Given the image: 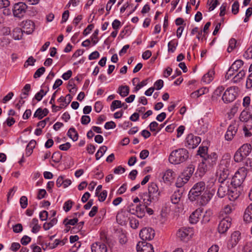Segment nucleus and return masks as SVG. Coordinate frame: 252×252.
Here are the masks:
<instances>
[{
    "mask_svg": "<svg viewBox=\"0 0 252 252\" xmlns=\"http://www.w3.org/2000/svg\"><path fill=\"white\" fill-rule=\"evenodd\" d=\"M92 252H107L106 245L101 242H95L92 245Z\"/></svg>",
    "mask_w": 252,
    "mask_h": 252,
    "instance_id": "aec40b11",
    "label": "nucleus"
},
{
    "mask_svg": "<svg viewBox=\"0 0 252 252\" xmlns=\"http://www.w3.org/2000/svg\"><path fill=\"white\" fill-rule=\"evenodd\" d=\"M237 40L234 38H231L229 41V46L227 49L228 53L231 52L236 47Z\"/></svg>",
    "mask_w": 252,
    "mask_h": 252,
    "instance_id": "4c0bfd02",
    "label": "nucleus"
},
{
    "mask_svg": "<svg viewBox=\"0 0 252 252\" xmlns=\"http://www.w3.org/2000/svg\"><path fill=\"white\" fill-rule=\"evenodd\" d=\"M193 235V230L190 227H182L177 232V237L181 241L188 242Z\"/></svg>",
    "mask_w": 252,
    "mask_h": 252,
    "instance_id": "423d86ee",
    "label": "nucleus"
},
{
    "mask_svg": "<svg viewBox=\"0 0 252 252\" xmlns=\"http://www.w3.org/2000/svg\"><path fill=\"white\" fill-rule=\"evenodd\" d=\"M244 57L248 59H252V45L245 52Z\"/></svg>",
    "mask_w": 252,
    "mask_h": 252,
    "instance_id": "774afa93",
    "label": "nucleus"
},
{
    "mask_svg": "<svg viewBox=\"0 0 252 252\" xmlns=\"http://www.w3.org/2000/svg\"><path fill=\"white\" fill-rule=\"evenodd\" d=\"M237 187H234L233 188V187H231V188L229 191V193L227 195L228 196L229 199L230 200H234L236 199H237L238 197V194L236 192V188Z\"/></svg>",
    "mask_w": 252,
    "mask_h": 252,
    "instance_id": "f704fd0d",
    "label": "nucleus"
},
{
    "mask_svg": "<svg viewBox=\"0 0 252 252\" xmlns=\"http://www.w3.org/2000/svg\"><path fill=\"white\" fill-rule=\"evenodd\" d=\"M107 192L106 190H103L100 194H98V195H97L98 197V200L100 202L104 201L107 196Z\"/></svg>",
    "mask_w": 252,
    "mask_h": 252,
    "instance_id": "e2e57ef3",
    "label": "nucleus"
},
{
    "mask_svg": "<svg viewBox=\"0 0 252 252\" xmlns=\"http://www.w3.org/2000/svg\"><path fill=\"white\" fill-rule=\"evenodd\" d=\"M206 185L204 182L200 181L195 184L189 193V198L191 201H194L198 199L206 190Z\"/></svg>",
    "mask_w": 252,
    "mask_h": 252,
    "instance_id": "20e7f679",
    "label": "nucleus"
},
{
    "mask_svg": "<svg viewBox=\"0 0 252 252\" xmlns=\"http://www.w3.org/2000/svg\"><path fill=\"white\" fill-rule=\"evenodd\" d=\"M245 75V71L244 70H242L239 72L232 79V81L234 83L239 82L241 79L243 78Z\"/></svg>",
    "mask_w": 252,
    "mask_h": 252,
    "instance_id": "ea45409f",
    "label": "nucleus"
},
{
    "mask_svg": "<svg viewBox=\"0 0 252 252\" xmlns=\"http://www.w3.org/2000/svg\"><path fill=\"white\" fill-rule=\"evenodd\" d=\"M211 213L210 211L208 212L206 211L205 214H204L202 220V222L203 223H206L208 222L211 219Z\"/></svg>",
    "mask_w": 252,
    "mask_h": 252,
    "instance_id": "8fccbe9b",
    "label": "nucleus"
},
{
    "mask_svg": "<svg viewBox=\"0 0 252 252\" xmlns=\"http://www.w3.org/2000/svg\"><path fill=\"white\" fill-rule=\"evenodd\" d=\"M208 148L207 147H200L198 150V155H200L202 158H203L208 154Z\"/></svg>",
    "mask_w": 252,
    "mask_h": 252,
    "instance_id": "a18cd8bd",
    "label": "nucleus"
},
{
    "mask_svg": "<svg viewBox=\"0 0 252 252\" xmlns=\"http://www.w3.org/2000/svg\"><path fill=\"white\" fill-rule=\"evenodd\" d=\"M78 221V219L77 218H74L73 219L68 220L67 218L63 220V223L66 225L67 224L74 225L76 223H77Z\"/></svg>",
    "mask_w": 252,
    "mask_h": 252,
    "instance_id": "de8ad7c7",
    "label": "nucleus"
},
{
    "mask_svg": "<svg viewBox=\"0 0 252 252\" xmlns=\"http://www.w3.org/2000/svg\"><path fill=\"white\" fill-rule=\"evenodd\" d=\"M72 99V96L70 94H68L66 95L65 97L63 96H61L58 99V101L59 102H63V104H64L63 107H65L70 103Z\"/></svg>",
    "mask_w": 252,
    "mask_h": 252,
    "instance_id": "cd10ccee",
    "label": "nucleus"
},
{
    "mask_svg": "<svg viewBox=\"0 0 252 252\" xmlns=\"http://www.w3.org/2000/svg\"><path fill=\"white\" fill-rule=\"evenodd\" d=\"M244 220L247 222L252 221V203L247 208L244 215Z\"/></svg>",
    "mask_w": 252,
    "mask_h": 252,
    "instance_id": "5701e85b",
    "label": "nucleus"
},
{
    "mask_svg": "<svg viewBox=\"0 0 252 252\" xmlns=\"http://www.w3.org/2000/svg\"><path fill=\"white\" fill-rule=\"evenodd\" d=\"M150 130L152 132L156 131L158 132V124L157 122L154 121L150 123L149 126Z\"/></svg>",
    "mask_w": 252,
    "mask_h": 252,
    "instance_id": "864d4df0",
    "label": "nucleus"
},
{
    "mask_svg": "<svg viewBox=\"0 0 252 252\" xmlns=\"http://www.w3.org/2000/svg\"><path fill=\"white\" fill-rule=\"evenodd\" d=\"M72 204H73V202L71 200H68L66 201L64 203L63 207V210L66 212H68L72 208Z\"/></svg>",
    "mask_w": 252,
    "mask_h": 252,
    "instance_id": "603ef678",
    "label": "nucleus"
},
{
    "mask_svg": "<svg viewBox=\"0 0 252 252\" xmlns=\"http://www.w3.org/2000/svg\"><path fill=\"white\" fill-rule=\"evenodd\" d=\"M129 92V88L127 86H121L119 88V93L122 97L127 96Z\"/></svg>",
    "mask_w": 252,
    "mask_h": 252,
    "instance_id": "c9c22d12",
    "label": "nucleus"
},
{
    "mask_svg": "<svg viewBox=\"0 0 252 252\" xmlns=\"http://www.w3.org/2000/svg\"><path fill=\"white\" fill-rule=\"evenodd\" d=\"M244 167L247 169V173H248V171L251 170L252 169V159L247 158Z\"/></svg>",
    "mask_w": 252,
    "mask_h": 252,
    "instance_id": "3c124183",
    "label": "nucleus"
},
{
    "mask_svg": "<svg viewBox=\"0 0 252 252\" xmlns=\"http://www.w3.org/2000/svg\"><path fill=\"white\" fill-rule=\"evenodd\" d=\"M138 252H154L152 245L146 242H139L136 246Z\"/></svg>",
    "mask_w": 252,
    "mask_h": 252,
    "instance_id": "2eb2a0df",
    "label": "nucleus"
},
{
    "mask_svg": "<svg viewBox=\"0 0 252 252\" xmlns=\"http://www.w3.org/2000/svg\"><path fill=\"white\" fill-rule=\"evenodd\" d=\"M23 34V30L19 28H15L12 32V36L16 40H19L21 39Z\"/></svg>",
    "mask_w": 252,
    "mask_h": 252,
    "instance_id": "c756f323",
    "label": "nucleus"
},
{
    "mask_svg": "<svg viewBox=\"0 0 252 252\" xmlns=\"http://www.w3.org/2000/svg\"><path fill=\"white\" fill-rule=\"evenodd\" d=\"M209 90L207 88H201L190 94V96L192 98H197L201 96L202 94H206L208 92Z\"/></svg>",
    "mask_w": 252,
    "mask_h": 252,
    "instance_id": "a878e982",
    "label": "nucleus"
},
{
    "mask_svg": "<svg viewBox=\"0 0 252 252\" xmlns=\"http://www.w3.org/2000/svg\"><path fill=\"white\" fill-rule=\"evenodd\" d=\"M202 212V209L201 208H198L193 212L189 216V222L192 224L196 223L199 221Z\"/></svg>",
    "mask_w": 252,
    "mask_h": 252,
    "instance_id": "6ab92c4d",
    "label": "nucleus"
},
{
    "mask_svg": "<svg viewBox=\"0 0 252 252\" xmlns=\"http://www.w3.org/2000/svg\"><path fill=\"white\" fill-rule=\"evenodd\" d=\"M199 125L201 126L200 127V129L199 130V132L200 133H204L207 131L208 124L206 123L204 124V122L202 119L199 121Z\"/></svg>",
    "mask_w": 252,
    "mask_h": 252,
    "instance_id": "c03bdc74",
    "label": "nucleus"
},
{
    "mask_svg": "<svg viewBox=\"0 0 252 252\" xmlns=\"http://www.w3.org/2000/svg\"><path fill=\"white\" fill-rule=\"evenodd\" d=\"M230 162L226 159L220 161L217 174L219 176V182L230 181L228 178L229 171Z\"/></svg>",
    "mask_w": 252,
    "mask_h": 252,
    "instance_id": "7ed1b4c3",
    "label": "nucleus"
},
{
    "mask_svg": "<svg viewBox=\"0 0 252 252\" xmlns=\"http://www.w3.org/2000/svg\"><path fill=\"white\" fill-rule=\"evenodd\" d=\"M237 93L235 88H228L223 93L222 99L224 103H230L233 101L236 98Z\"/></svg>",
    "mask_w": 252,
    "mask_h": 252,
    "instance_id": "9b49d317",
    "label": "nucleus"
},
{
    "mask_svg": "<svg viewBox=\"0 0 252 252\" xmlns=\"http://www.w3.org/2000/svg\"><path fill=\"white\" fill-rule=\"evenodd\" d=\"M239 9V2L238 1H235L232 5V12L235 15L238 13Z\"/></svg>",
    "mask_w": 252,
    "mask_h": 252,
    "instance_id": "13d9d810",
    "label": "nucleus"
},
{
    "mask_svg": "<svg viewBox=\"0 0 252 252\" xmlns=\"http://www.w3.org/2000/svg\"><path fill=\"white\" fill-rule=\"evenodd\" d=\"M62 158V155L59 151L54 152L52 156L53 162L55 163L59 162Z\"/></svg>",
    "mask_w": 252,
    "mask_h": 252,
    "instance_id": "79ce46f5",
    "label": "nucleus"
},
{
    "mask_svg": "<svg viewBox=\"0 0 252 252\" xmlns=\"http://www.w3.org/2000/svg\"><path fill=\"white\" fill-rule=\"evenodd\" d=\"M178 45V42H175L174 40L170 41L168 44V51L169 52L173 53Z\"/></svg>",
    "mask_w": 252,
    "mask_h": 252,
    "instance_id": "49530a36",
    "label": "nucleus"
},
{
    "mask_svg": "<svg viewBox=\"0 0 252 252\" xmlns=\"http://www.w3.org/2000/svg\"><path fill=\"white\" fill-rule=\"evenodd\" d=\"M174 172L171 169L167 170L163 175L164 181L169 182L174 178Z\"/></svg>",
    "mask_w": 252,
    "mask_h": 252,
    "instance_id": "2f4dec72",
    "label": "nucleus"
},
{
    "mask_svg": "<svg viewBox=\"0 0 252 252\" xmlns=\"http://www.w3.org/2000/svg\"><path fill=\"white\" fill-rule=\"evenodd\" d=\"M244 252H251L252 251V243H247L243 248Z\"/></svg>",
    "mask_w": 252,
    "mask_h": 252,
    "instance_id": "338daca9",
    "label": "nucleus"
},
{
    "mask_svg": "<svg viewBox=\"0 0 252 252\" xmlns=\"http://www.w3.org/2000/svg\"><path fill=\"white\" fill-rule=\"evenodd\" d=\"M67 134L73 141H77L78 138V134L73 127H71L69 129Z\"/></svg>",
    "mask_w": 252,
    "mask_h": 252,
    "instance_id": "c85d7f7f",
    "label": "nucleus"
},
{
    "mask_svg": "<svg viewBox=\"0 0 252 252\" xmlns=\"http://www.w3.org/2000/svg\"><path fill=\"white\" fill-rule=\"evenodd\" d=\"M214 71L213 70H209L202 77V80L204 82L209 83L213 79Z\"/></svg>",
    "mask_w": 252,
    "mask_h": 252,
    "instance_id": "72a5a7b5",
    "label": "nucleus"
},
{
    "mask_svg": "<svg viewBox=\"0 0 252 252\" xmlns=\"http://www.w3.org/2000/svg\"><path fill=\"white\" fill-rule=\"evenodd\" d=\"M247 169L244 167H240L230 179V182L234 187H239L243 183L247 176Z\"/></svg>",
    "mask_w": 252,
    "mask_h": 252,
    "instance_id": "39448f33",
    "label": "nucleus"
},
{
    "mask_svg": "<svg viewBox=\"0 0 252 252\" xmlns=\"http://www.w3.org/2000/svg\"><path fill=\"white\" fill-rule=\"evenodd\" d=\"M23 230V226L21 223H17L13 226V231L15 233H20Z\"/></svg>",
    "mask_w": 252,
    "mask_h": 252,
    "instance_id": "680f3d73",
    "label": "nucleus"
},
{
    "mask_svg": "<svg viewBox=\"0 0 252 252\" xmlns=\"http://www.w3.org/2000/svg\"><path fill=\"white\" fill-rule=\"evenodd\" d=\"M189 158V152L185 148H179L173 151L168 158L170 163L178 164L185 161Z\"/></svg>",
    "mask_w": 252,
    "mask_h": 252,
    "instance_id": "f03ea898",
    "label": "nucleus"
},
{
    "mask_svg": "<svg viewBox=\"0 0 252 252\" xmlns=\"http://www.w3.org/2000/svg\"><path fill=\"white\" fill-rule=\"evenodd\" d=\"M240 120L246 123L243 127L244 131L252 128V115L250 112L246 110L243 111L240 114Z\"/></svg>",
    "mask_w": 252,
    "mask_h": 252,
    "instance_id": "0eeeda50",
    "label": "nucleus"
},
{
    "mask_svg": "<svg viewBox=\"0 0 252 252\" xmlns=\"http://www.w3.org/2000/svg\"><path fill=\"white\" fill-rule=\"evenodd\" d=\"M213 194L210 191L205 190L196 200H198L201 205L204 206L209 202Z\"/></svg>",
    "mask_w": 252,
    "mask_h": 252,
    "instance_id": "dca6fc26",
    "label": "nucleus"
},
{
    "mask_svg": "<svg viewBox=\"0 0 252 252\" xmlns=\"http://www.w3.org/2000/svg\"><path fill=\"white\" fill-rule=\"evenodd\" d=\"M201 142V138L192 133L188 134L186 138L185 146L189 149H194Z\"/></svg>",
    "mask_w": 252,
    "mask_h": 252,
    "instance_id": "6e6552de",
    "label": "nucleus"
},
{
    "mask_svg": "<svg viewBox=\"0 0 252 252\" xmlns=\"http://www.w3.org/2000/svg\"><path fill=\"white\" fill-rule=\"evenodd\" d=\"M136 215L140 218H143L145 214V204L143 205H139L136 206Z\"/></svg>",
    "mask_w": 252,
    "mask_h": 252,
    "instance_id": "7c9ffc66",
    "label": "nucleus"
},
{
    "mask_svg": "<svg viewBox=\"0 0 252 252\" xmlns=\"http://www.w3.org/2000/svg\"><path fill=\"white\" fill-rule=\"evenodd\" d=\"M31 241V237L27 235H24L21 239V243L24 246L28 245Z\"/></svg>",
    "mask_w": 252,
    "mask_h": 252,
    "instance_id": "0e129e2a",
    "label": "nucleus"
},
{
    "mask_svg": "<svg viewBox=\"0 0 252 252\" xmlns=\"http://www.w3.org/2000/svg\"><path fill=\"white\" fill-rule=\"evenodd\" d=\"M47 93V91L44 92L43 90L41 89L39 92L35 94L34 98L38 101H39L42 99V97L46 94Z\"/></svg>",
    "mask_w": 252,
    "mask_h": 252,
    "instance_id": "09e8293b",
    "label": "nucleus"
},
{
    "mask_svg": "<svg viewBox=\"0 0 252 252\" xmlns=\"http://www.w3.org/2000/svg\"><path fill=\"white\" fill-rule=\"evenodd\" d=\"M122 107V103L120 100H114L110 106V109L112 111H114L117 108Z\"/></svg>",
    "mask_w": 252,
    "mask_h": 252,
    "instance_id": "37998d69",
    "label": "nucleus"
},
{
    "mask_svg": "<svg viewBox=\"0 0 252 252\" xmlns=\"http://www.w3.org/2000/svg\"><path fill=\"white\" fill-rule=\"evenodd\" d=\"M27 8V5L23 2H19L14 5L13 12L15 17L18 18H22L25 15L26 9Z\"/></svg>",
    "mask_w": 252,
    "mask_h": 252,
    "instance_id": "f8f14e48",
    "label": "nucleus"
},
{
    "mask_svg": "<svg viewBox=\"0 0 252 252\" xmlns=\"http://www.w3.org/2000/svg\"><path fill=\"white\" fill-rule=\"evenodd\" d=\"M45 71V68L44 67H41L38 68L34 73L33 75V77L34 78H37L40 77Z\"/></svg>",
    "mask_w": 252,
    "mask_h": 252,
    "instance_id": "5fc2aeb1",
    "label": "nucleus"
},
{
    "mask_svg": "<svg viewBox=\"0 0 252 252\" xmlns=\"http://www.w3.org/2000/svg\"><path fill=\"white\" fill-rule=\"evenodd\" d=\"M251 145L246 144L243 145L238 150L243 156L247 157L251 153Z\"/></svg>",
    "mask_w": 252,
    "mask_h": 252,
    "instance_id": "bb28decb",
    "label": "nucleus"
},
{
    "mask_svg": "<svg viewBox=\"0 0 252 252\" xmlns=\"http://www.w3.org/2000/svg\"><path fill=\"white\" fill-rule=\"evenodd\" d=\"M35 62L36 60L32 56H31L28 59V60L25 63L24 66L25 67H27L29 65H33Z\"/></svg>",
    "mask_w": 252,
    "mask_h": 252,
    "instance_id": "052dcab7",
    "label": "nucleus"
},
{
    "mask_svg": "<svg viewBox=\"0 0 252 252\" xmlns=\"http://www.w3.org/2000/svg\"><path fill=\"white\" fill-rule=\"evenodd\" d=\"M195 169V166L193 164H189L184 171L182 175L189 180L193 174Z\"/></svg>",
    "mask_w": 252,
    "mask_h": 252,
    "instance_id": "b1692460",
    "label": "nucleus"
},
{
    "mask_svg": "<svg viewBox=\"0 0 252 252\" xmlns=\"http://www.w3.org/2000/svg\"><path fill=\"white\" fill-rule=\"evenodd\" d=\"M243 61L241 60H238L234 62L230 67L232 70L237 71L243 65Z\"/></svg>",
    "mask_w": 252,
    "mask_h": 252,
    "instance_id": "58836bf2",
    "label": "nucleus"
},
{
    "mask_svg": "<svg viewBox=\"0 0 252 252\" xmlns=\"http://www.w3.org/2000/svg\"><path fill=\"white\" fill-rule=\"evenodd\" d=\"M237 131V127L234 125H230L225 134V138L227 141H230L233 138V136Z\"/></svg>",
    "mask_w": 252,
    "mask_h": 252,
    "instance_id": "412c9836",
    "label": "nucleus"
},
{
    "mask_svg": "<svg viewBox=\"0 0 252 252\" xmlns=\"http://www.w3.org/2000/svg\"><path fill=\"white\" fill-rule=\"evenodd\" d=\"M218 160V155L215 152H211L202 158L203 165L212 167L216 165Z\"/></svg>",
    "mask_w": 252,
    "mask_h": 252,
    "instance_id": "9d476101",
    "label": "nucleus"
},
{
    "mask_svg": "<svg viewBox=\"0 0 252 252\" xmlns=\"http://www.w3.org/2000/svg\"><path fill=\"white\" fill-rule=\"evenodd\" d=\"M182 192L179 190L176 191L171 196V201L173 204H178L182 197Z\"/></svg>",
    "mask_w": 252,
    "mask_h": 252,
    "instance_id": "393cba45",
    "label": "nucleus"
},
{
    "mask_svg": "<svg viewBox=\"0 0 252 252\" xmlns=\"http://www.w3.org/2000/svg\"><path fill=\"white\" fill-rule=\"evenodd\" d=\"M129 223L130 226L133 229H136L139 225V221L135 218H132L130 220Z\"/></svg>",
    "mask_w": 252,
    "mask_h": 252,
    "instance_id": "bf43d9fd",
    "label": "nucleus"
},
{
    "mask_svg": "<svg viewBox=\"0 0 252 252\" xmlns=\"http://www.w3.org/2000/svg\"><path fill=\"white\" fill-rule=\"evenodd\" d=\"M22 27L24 32L28 34H31L34 30V23L31 20H26V21L23 22V25Z\"/></svg>",
    "mask_w": 252,
    "mask_h": 252,
    "instance_id": "a211bd4d",
    "label": "nucleus"
},
{
    "mask_svg": "<svg viewBox=\"0 0 252 252\" xmlns=\"http://www.w3.org/2000/svg\"><path fill=\"white\" fill-rule=\"evenodd\" d=\"M220 185L218 190V195L220 197L222 198L229 193V191L231 188L230 186H233L231 183L230 181H222L220 182Z\"/></svg>",
    "mask_w": 252,
    "mask_h": 252,
    "instance_id": "1a4fd4ad",
    "label": "nucleus"
},
{
    "mask_svg": "<svg viewBox=\"0 0 252 252\" xmlns=\"http://www.w3.org/2000/svg\"><path fill=\"white\" fill-rule=\"evenodd\" d=\"M188 181V178H186L182 174L177 179L176 186L177 188H181L187 183Z\"/></svg>",
    "mask_w": 252,
    "mask_h": 252,
    "instance_id": "473e14b6",
    "label": "nucleus"
},
{
    "mask_svg": "<svg viewBox=\"0 0 252 252\" xmlns=\"http://www.w3.org/2000/svg\"><path fill=\"white\" fill-rule=\"evenodd\" d=\"M241 233L239 231H234L231 235V238L228 243V247L233 248L235 247L240 240Z\"/></svg>",
    "mask_w": 252,
    "mask_h": 252,
    "instance_id": "f3484780",
    "label": "nucleus"
},
{
    "mask_svg": "<svg viewBox=\"0 0 252 252\" xmlns=\"http://www.w3.org/2000/svg\"><path fill=\"white\" fill-rule=\"evenodd\" d=\"M98 32V30L96 29L91 36V40L94 45L96 44L98 41L97 39Z\"/></svg>",
    "mask_w": 252,
    "mask_h": 252,
    "instance_id": "4d7b16f0",
    "label": "nucleus"
},
{
    "mask_svg": "<svg viewBox=\"0 0 252 252\" xmlns=\"http://www.w3.org/2000/svg\"><path fill=\"white\" fill-rule=\"evenodd\" d=\"M20 203L21 208L25 209L28 205V198L25 196H22L20 199Z\"/></svg>",
    "mask_w": 252,
    "mask_h": 252,
    "instance_id": "6e6d98bb",
    "label": "nucleus"
},
{
    "mask_svg": "<svg viewBox=\"0 0 252 252\" xmlns=\"http://www.w3.org/2000/svg\"><path fill=\"white\" fill-rule=\"evenodd\" d=\"M91 121L90 116L87 115H83L81 117V122L82 125H86L88 124Z\"/></svg>",
    "mask_w": 252,
    "mask_h": 252,
    "instance_id": "69168bd1",
    "label": "nucleus"
},
{
    "mask_svg": "<svg viewBox=\"0 0 252 252\" xmlns=\"http://www.w3.org/2000/svg\"><path fill=\"white\" fill-rule=\"evenodd\" d=\"M155 235L154 230L150 227H145L142 229L139 233L140 237L145 242L152 240L154 238Z\"/></svg>",
    "mask_w": 252,
    "mask_h": 252,
    "instance_id": "ddd939ff",
    "label": "nucleus"
},
{
    "mask_svg": "<svg viewBox=\"0 0 252 252\" xmlns=\"http://www.w3.org/2000/svg\"><path fill=\"white\" fill-rule=\"evenodd\" d=\"M49 113V110L47 108L42 109L41 108H38L35 112L33 117L37 118L39 120L42 119L44 117L47 116Z\"/></svg>",
    "mask_w": 252,
    "mask_h": 252,
    "instance_id": "4be33fe9",
    "label": "nucleus"
},
{
    "mask_svg": "<svg viewBox=\"0 0 252 252\" xmlns=\"http://www.w3.org/2000/svg\"><path fill=\"white\" fill-rule=\"evenodd\" d=\"M160 191L157 184L151 183L149 184L148 193H143L141 195V199L145 205L149 206L151 203L158 201Z\"/></svg>",
    "mask_w": 252,
    "mask_h": 252,
    "instance_id": "f257e3e1",
    "label": "nucleus"
},
{
    "mask_svg": "<svg viewBox=\"0 0 252 252\" xmlns=\"http://www.w3.org/2000/svg\"><path fill=\"white\" fill-rule=\"evenodd\" d=\"M246 157L243 156L242 153H241L239 150H238L235 153L234 156V159L235 162H239L242 161L244 158H246Z\"/></svg>",
    "mask_w": 252,
    "mask_h": 252,
    "instance_id": "a19ab883",
    "label": "nucleus"
},
{
    "mask_svg": "<svg viewBox=\"0 0 252 252\" xmlns=\"http://www.w3.org/2000/svg\"><path fill=\"white\" fill-rule=\"evenodd\" d=\"M107 150V147L105 146H101L95 154L96 160H98L102 157Z\"/></svg>",
    "mask_w": 252,
    "mask_h": 252,
    "instance_id": "e433bc0d",
    "label": "nucleus"
},
{
    "mask_svg": "<svg viewBox=\"0 0 252 252\" xmlns=\"http://www.w3.org/2000/svg\"><path fill=\"white\" fill-rule=\"evenodd\" d=\"M231 224V219L225 217L221 220L219 224L218 231L220 234H224L230 227Z\"/></svg>",
    "mask_w": 252,
    "mask_h": 252,
    "instance_id": "4468645a",
    "label": "nucleus"
}]
</instances>
